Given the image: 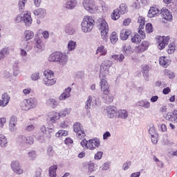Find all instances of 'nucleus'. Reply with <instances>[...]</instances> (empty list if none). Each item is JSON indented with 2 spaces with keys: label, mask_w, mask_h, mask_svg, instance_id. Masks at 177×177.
<instances>
[{
  "label": "nucleus",
  "mask_w": 177,
  "mask_h": 177,
  "mask_svg": "<svg viewBox=\"0 0 177 177\" xmlns=\"http://www.w3.org/2000/svg\"><path fill=\"white\" fill-rule=\"evenodd\" d=\"M38 155H37V151L34 150H31L28 153V157L31 160V161H34L36 160Z\"/></svg>",
  "instance_id": "54"
},
{
  "label": "nucleus",
  "mask_w": 177,
  "mask_h": 177,
  "mask_svg": "<svg viewBox=\"0 0 177 177\" xmlns=\"http://www.w3.org/2000/svg\"><path fill=\"white\" fill-rule=\"evenodd\" d=\"M131 165H132V162L130 160L126 161L122 165L123 171H128L129 168H131Z\"/></svg>",
  "instance_id": "62"
},
{
  "label": "nucleus",
  "mask_w": 177,
  "mask_h": 177,
  "mask_svg": "<svg viewBox=\"0 0 177 177\" xmlns=\"http://www.w3.org/2000/svg\"><path fill=\"white\" fill-rule=\"evenodd\" d=\"M100 56H106L107 55V49L104 48V46L101 45L97 47L95 54L99 55Z\"/></svg>",
  "instance_id": "37"
},
{
  "label": "nucleus",
  "mask_w": 177,
  "mask_h": 177,
  "mask_svg": "<svg viewBox=\"0 0 177 177\" xmlns=\"http://www.w3.org/2000/svg\"><path fill=\"white\" fill-rule=\"evenodd\" d=\"M10 50L9 48H3L1 50H0V60H3L8 55H10Z\"/></svg>",
  "instance_id": "41"
},
{
  "label": "nucleus",
  "mask_w": 177,
  "mask_h": 177,
  "mask_svg": "<svg viewBox=\"0 0 177 177\" xmlns=\"http://www.w3.org/2000/svg\"><path fill=\"white\" fill-rule=\"evenodd\" d=\"M149 66L145 65V66H142V73L143 74V77H145V81H149Z\"/></svg>",
  "instance_id": "42"
},
{
  "label": "nucleus",
  "mask_w": 177,
  "mask_h": 177,
  "mask_svg": "<svg viewBox=\"0 0 177 177\" xmlns=\"http://www.w3.org/2000/svg\"><path fill=\"white\" fill-rule=\"evenodd\" d=\"M81 26L83 32H91L95 26V19L91 16H84Z\"/></svg>",
  "instance_id": "3"
},
{
  "label": "nucleus",
  "mask_w": 177,
  "mask_h": 177,
  "mask_svg": "<svg viewBox=\"0 0 177 177\" xmlns=\"http://www.w3.org/2000/svg\"><path fill=\"white\" fill-rule=\"evenodd\" d=\"M165 118L167 121L174 122V124H177V110H174L172 113L168 112Z\"/></svg>",
  "instance_id": "16"
},
{
  "label": "nucleus",
  "mask_w": 177,
  "mask_h": 177,
  "mask_svg": "<svg viewBox=\"0 0 177 177\" xmlns=\"http://www.w3.org/2000/svg\"><path fill=\"white\" fill-rule=\"evenodd\" d=\"M0 147L2 149L8 147V138L2 133H0Z\"/></svg>",
  "instance_id": "35"
},
{
  "label": "nucleus",
  "mask_w": 177,
  "mask_h": 177,
  "mask_svg": "<svg viewBox=\"0 0 177 177\" xmlns=\"http://www.w3.org/2000/svg\"><path fill=\"white\" fill-rule=\"evenodd\" d=\"M46 104L48 107H51V109H56V107L59 106V103L57 102V100L52 97L46 100Z\"/></svg>",
  "instance_id": "27"
},
{
  "label": "nucleus",
  "mask_w": 177,
  "mask_h": 177,
  "mask_svg": "<svg viewBox=\"0 0 177 177\" xmlns=\"http://www.w3.org/2000/svg\"><path fill=\"white\" fill-rule=\"evenodd\" d=\"M122 50L124 55H132L133 53V50H132V46L129 44H123L122 47Z\"/></svg>",
  "instance_id": "28"
},
{
  "label": "nucleus",
  "mask_w": 177,
  "mask_h": 177,
  "mask_svg": "<svg viewBox=\"0 0 177 177\" xmlns=\"http://www.w3.org/2000/svg\"><path fill=\"white\" fill-rule=\"evenodd\" d=\"M117 117L118 118H121V120H127L128 118V111L125 109L118 110Z\"/></svg>",
  "instance_id": "31"
},
{
  "label": "nucleus",
  "mask_w": 177,
  "mask_h": 177,
  "mask_svg": "<svg viewBox=\"0 0 177 177\" xmlns=\"http://www.w3.org/2000/svg\"><path fill=\"white\" fill-rule=\"evenodd\" d=\"M111 59L113 60H115L116 62H119V63H122L125 59V56L124 54H120V55H111Z\"/></svg>",
  "instance_id": "45"
},
{
  "label": "nucleus",
  "mask_w": 177,
  "mask_h": 177,
  "mask_svg": "<svg viewBox=\"0 0 177 177\" xmlns=\"http://www.w3.org/2000/svg\"><path fill=\"white\" fill-rule=\"evenodd\" d=\"M145 22H146V20L145 17H138V23L139 24L138 33L140 34V35H141L142 39H145V38H146V33L145 32V30H143L145 29Z\"/></svg>",
  "instance_id": "11"
},
{
  "label": "nucleus",
  "mask_w": 177,
  "mask_h": 177,
  "mask_svg": "<svg viewBox=\"0 0 177 177\" xmlns=\"http://www.w3.org/2000/svg\"><path fill=\"white\" fill-rule=\"evenodd\" d=\"M26 3H27V0H19L18 8L21 12L24 10L26 8Z\"/></svg>",
  "instance_id": "58"
},
{
  "label": "nucleus",
  "mask_w": 177,
  "mask_h": 177,
  "mask_svg": "<svg viewBox=\"0 0 177 177\" xmlns=\"http://www.w3.org/2000/svg\"><path fill=\"white\" fill-rule=\"evenodd\" d=\"M159 64L167 68L171 64V59H168L167 57H160L159 59Z\"/></svg>",
  "instance_id": "25"
},
{
  "label": "nucleus",
  "mask_w": 177,
  "mask_h": 177,
  "mask_svg": "<svg viewBox=\"0 0 177 177\" xmlns=\"http://www.w3.org/2000/svg\"><path fill=\"white\" fill-rule=\"evenodd\" d=\"M44 80L55 78V72L50 69H46L43 72Z\"/></svg>",
  "instance_id": "32"
},
{
  "label": "nucleus",
  "mask_w": 177,
  "mask_h": 177,
  "mask_svg": "<svg viewBox=\"0 0 177 177\" xmlns=\"http://www.w3.org/2000/svg\"><path fill=\"white\" fill-rule=\"evenodd\" d=\"M132 34V32L129 29H123L120 31V38L122 41H127L129 37V35Z\"/></svg>",
  "instance_id": "24"
},
{
  "label": "nucleus",
  "mask_w": 177,
  "mask_h": 177,
  "mask_svg": "<svg viewBox=\"0 0 177 177\" xmlns=\"http://www.w3.org/2000/svg\"><path fill=\"white\" fill-rule=\"evenodd\" d=\"M20 107L24 111H28L31 108L30 107V104L28 102V99H24L20 102Z\"/></svg>",
  "instance_id": "29"
},
{
  "label": "nucleus",
  "mask_w": 177,
  "mask_h": 177,
  "mask_svg": "<svg viewBox=\"0 0 177 177\" xmlns=\"http://www.w3.org/2000/svg\"><path fill=\"white\" fill-rule=\"evenodd\" d=\"M164 74L168 77L169 80H174V78L176 77L175 73H174V71H169V69H165L164 71Z\"/></svg>",
  "instance_id": "52"
},
{
  "label": "nucleus",
  "mask_w": 177,
  "mask_h": 177,
  "mask_svg": "<svg viewBox=\"0 0 177 177\" xmlns=\"http://www.w3.org/2000/svg\"><path fill=\"white\" fill-rule=\"evenodd\" d=\"M131 40L133 44H140L142 41V36L139 35L138 34L134 35L131 37Z\"/></svg>",
  "instance_id": "49"
},
{
  "label": "nucleus",
  "mask_w": 177,
  "mask_h": 177,
  "mask_svg": "<svg viewBox=\"0 0 177 177\" xmlns=\"http://www.w3.org/2000/svg\"><path fill=\"white\" fill-rule=\"evenodd\" d=\"M50 121L52 124H56L59 120H60V115L57 112H52L50 113Z\"/></svg>",
  "instance_id": "33"
},
{
  "label": "nucleus",
  "mask_w": 177,
  "mask_h": 177,
  "mask_svg": "<svg viewBox=\"0 0 177 177\" xmlns=\"http://www.w3.org/2000/svg\"><path fill=\"white\" fill-rule=\"evenodd\" d=\"M149 41H143L140 45L136 47V52H137V53H142V52H145V50L149 49Z\"/></svg>",
  "instance_id": "21"
},
{
  "label": "nucleus",
  "mask_w": 177,
  "mask_h": 177,
  "mask_svg": "<svg viewBox=\"0 0 177 177\" xmlns=\"http://www.w3.org/2000/svg\"><path fill=\"white\" fill-rule=\"evenodd\" d=\"M149 133L150 136H153L154 135H157V130H156V127H154V124H150Z\"/></svg>",
  "instance_id": "59"
},
{
  "label": "nucleus",
  "mask_w": 177,
  "mask_h": 177,
  "mask_svg": "<svg viewBox=\"0 0 177 177\" xmlns=\"http://www.w3.org/2000/svg\"><path fill=\"white\" fill-rule=\"evenodd\" d=\"M23 21L26 27H31L32 24V17H31L30 12H26L25 14H24Z\"/></svg>",
  "instance_id": "18"
},
{
  "label": "nucleus",
  "mask_w": 177,
  "mask_h": 177,
  "mask_svg": "<svg viewBox=\"0 0 177 177\" xmlns=\"http://www.w3.org/2000/svg\"><path fill=\"white\" fill-rule=\"evenodd\" d=\"M106 115L108 118L113 119L115 117V114L117 115V107L114 106H109L106 107Z\"/></svg>",
  "instance_id": "19"
},
{
  "label": "nucleus",
  "mask_w": 177,
  "mask_h": 177,
  "mask_svg": "<svg viewBox=\"0 0 177 177\" xmlns=\"http://www.w3.org/2000/svg\"><path fill=\"white\" fill-rule=\"evenodd\" d=\"M34 91L31 87H26L22 90L23 96H30V95H32Z\"/></svg>",
  "instance_id": "48"
},
{
  "label": "nucleus",
  "mask_w": 177,
  "mask_h": 177,
  "mask_svg": "<svg viewBox=\"0 0 177 177\" xmlns=\"http://www.w3.org/2000/svg\"><path fill=\"white\" fill-rule=\"evenodd\" d=\"M82 129H84V127H82V124H81V123L79 122H76L73 124V131L75 132V133Z\"/></svg>",
  "instance_id": "53"
},
{
  "label": "nucleus",
  "mask_w": 177,
  "mask_h": 177,
  "mask_svg": "<svg viewBox=\"0 0 177 177\" xmlns=\"http://www.w3.org/2000/svg\"><path fill=\"white\" fill-rule=\"evenodd\" d=\"M76 136L78 138V139H84L85 136H86V134H85V131L83 129L80 130L76 133Z\"/></svg>",
  "instance_id": "61"
},
{
  "label": "nucleus",
  "mask_w": 177,
  "mask_h": 177,
  "mask_svg": "<svg viewBox=\"0 0 177 177\" xmlns=\"http://www.w3.org/2000/svg\"><path fill=\"white\" fill-rule=\"evenodd\" d=\"M28 102L30 109H35L38 106V100L35 97L28 98Z\"/></svg>",
  "instance_id": "43"
},
{
  "label": "nucleus",
  "mask_w": 177,
  "mask_h": 177,
  "mask_svg": "<svg viewBox=\"0 0 177 177\" xmlns=\"http://www.w3.org/2000/svg\"><path fill=\"white\" fill-rule=\"evenodd\" d=\"M167 53L168 55H172L175 53V50H176V44L175 42L170 43L168 46Z\"/></svg>",
  "instance_id": "44"
},
{
  "label": "nucleus",
  "mask_w": 177,
  "mask_h": 177,
  "mask_svg": "<svg viewBox=\"0 0 177 177\" xmlns=\"http://www.w3.org/2000/svg\"><path fill=\"white\" fill-rule=\"evenodd\" d=\"M56 171H57V166L53 165L49 168V176L56 177Z\"/></svg>",
  "instance_id": "51"
},
{
  "label": "nucleus",
  "mask_w": 177,
  "mask_h": 177,
  "mask_svg": "<svg viewBox=\"0 0 177 177\" xmlns=\"http://www.w3.org/2000/svg\"><path fill=\"white\" fill-rule=\"evenodd\" d=\"M138 106L140 107H143V109H149L151 106V104L147 100H142L138 102Z\"/></svg>",
  "instance_id": "34"
},
{
  "label": "nucleus",
  "mask_w": 177,
  "mask_h": 177,
  "mask_svg": "<svg viewBox=\"0 0 177 177\" xmlns=\"http://www.w3.org/2000/svg\"><path fill=\"white\" fill-rule=\"evenodd\" d=\"M33 15L37 17V19H44L46 16V10L44 8H37L33 10Z\"/></svg>",
  "instance_id": "23"
},
{
  "label": "nucleus",
  "mask_w": 177,
  "mask_h": 177,
  "mask_svg": "<svg viewBox=\"0 0 177 177\" xmlns=\"http://www.w3.org/2000/svg\"><path fill=\"white\" fill-rule=\"evenodd\" d=\"M59 114V117L61 118H64V117H67V115H70L71 114V108H65L58 113Z\"/></svg>",
  "instance_id": "36"
},
{
  "label": "nucleus",
  "mask_w": 177,
  "mask_h": 177,
  "mask_svg": "<svg viewBox=\"0 0 177 177\" xmlns=\"http://www.w3.org/2000/svg\"><path fill=\"white\" fill-rule=\"evenodd\" d=\"M10 102V95L8 93H4L1 95V98L0 99V106L1 107H6Z\"/></svg>",
  "instance_id": "20"
},
{
  "label": "nucleus",
  "mask_w": 177,
  "mask_h": 177,
  "mask_svg": "<svg viewBox=\"0 0 177 177\" xmlns=\"http://www.w3.org/2000/svg\"><path fill=\"white\" fill-rule=\"evenodd\" d=\"M117 9H118L120 15H125V13L128 12V6H127L125 3H121L119 8Z\"/></svg>",
  "instance_id": "46"
},
{
  "label": "nucleus",
  "mask_w": 177,
  "mask_h": 177,
  "mask_svg": "<svg viewBox=\"0 0 177 177\" xmlns=\"http://www.w3.org/2000/svg\"><path fill=\"white\" fill-rule=\"evenodd\" d=\"M120 17H121V13L120 12L118 9H115L113 11V14L111 15L112 20H114V21L118 20Z\"/></svg>",
  "instance_id": "50"
},
{
  "label": "nucleus",
  "mask_w": 177,
  "mask_h": 177,
  "mask_svg": "<svg viewBox=\"0 0 177 177\" xmlns=\"http://www.w3.org/2000/svg\"><path fill=\"white\" fill-rule=\"evenodd\" d=\"M104 100L105 103H108L110 104L113 100H114V96H113L112 94H110V93H108L106 94H104Z\"/></svg>",
  "instance_id": "47"
},
{
  "label": "nucleus",
  "mask_w": 177,
  "mask_h": 177,
  "mask_svg": "<svg viewBox=\"0 0 177 177\" xmlns=\"http://www.w3.org/2000/svg\"><path fill=\"white\" fill-rule=\"evenodd\" d=\"M40 78V73L39 72H34L30 75V79L32 81H38Z\"/></svg>",
  "instance_id": "60"
},
{
  "label": "nucleus",
  "mask_w": 177,
  "mask_h": 177,
  "mask_svg": "<svg viewBox=\"0 0 177 177\" xmlns=\"http://www.w3.org/2000/svg\"><path fill=\"white\" fill-rule=\"evenodd\" d=\"M20 46V55L22 57H26L27 52H30L32 49V43L31 41H21Z\"/></svg>",
  "instance_id": "7"
},
{
  "label": "nucleus",
  "mask_w": 177,
  "mask_h": 177,
  "mask_svg": "<svg viewBox=\"0 0 177 177\" xmlns=\"http://www.w3.org/2000/svg\"><path fill=\"white\" fill-rule=\"evenodd\" d=\"M160 15L167 21H172V13L168 9L162 8L160 10Z\"/></svg>",
  "instance_id": "14"
},
{
  "label": "nucleus",
  "mask_w": 177,
  "mask_h": 177,
  "mask_svg": "<svg viewBox=\"0 0 177 177\" xmlns=\"http://www.w3.org/2000/svg\"><path fill=\"white\" fill-rule=\"evenodd\" d=\"M24 38L25 39V42H28V41L34 38V31L31 30H26L24 32Z\"/></svg>",
  "instance_id": "26"
},
{
  "label": "nucleus",
  "mask_w": 177,
  "mask_h": 177,
  "mask_svg": "<svg viewBox=\"0 0 177 177\" xmlns=\"http://www.w3.org/2000/svg\"><path fill=\"white\" fill-rule=\"evenodd\" d=\"M78 5V2L77 0H67L64 6L66 9H68L69 10H73V9H75V7Z\"/></svg>",
  "instance_id": "22"
},
{
  "label": "nucleus",
  "mask_w": 177,
  "mask_h": 177,
  "mask_svg": "<svg viewBox=\"0 0 177 177\" xmlns=\"http://www.w3.org/2000/svg\"><path fill=\"white\" fill-rule=\"evenodd\" d=\"M111 66H113V62L109 59L102 62V66H100V78L106 77L109 74V70Z\"/></svg>",
  "instance_id": "6"
},
{
  "label": "nucleus",
  "mask_w": 177,
  "mask_h": 177,
  "mask_svg": "<svg viewBox=\"0 0 177 177\" xmlns=\"http://www.w3.org/2000/svg\"><path fill=\"white\" fill-rule=\"evenodd\" d=\"M35 49H37L38 52H44L45 50V44L41 37H36L35 39Z\"/></svg>",
  "instance_id": "15"
},
{
  "label": "nucleus",
  "mask_w": 177,
  "mask_h": 177,
  "mask_svg": "<svg viewBox=\"0 0 177 177\" xmlns=\"http://www.w3.org/2000/svg\"><path fill=\"white\" fill-rule=\"evenodd\" d=\"M145 30L148 34H150V32L153 31V25L149 23L147 24L145 26Z\"/></svg>",
  "instance_id": "64"
},
{
  "label": "nucleus",
  "mask_w": 177,
  "mask_h": 177,
  "mask_svg": "<svg viewBox=\"0 0 177 177\" xmlns=\"http://www.w3.org/2000/svg\"><path fill=\"white\" fill-rule=\"evenodd\" d=\"M76 48H77V41L74 40L68 41V43H67L68 52H73V50H75Z\"/></svg>",
  "instance_id": "30"
},
{
  "label": "nucleus",
  "mask_w": 177,
  "mask_h": 177,
  "mask_svg": "<svg viewBox=\"0 0 177 177\" xmlns=\"http://www.w3.org/2000/svg\"><path fill=\"white\" fill-rule=\"evenodd\" d=\"M10 168L16 175H23L24 174V169L19 160H12L10 163Z\"/></svg>",
  "instance_id": "8"
},
{
  "label": "nucleus",
  "mask_w": 177,
  "mask_h": 177,
  "mask_svg": "<svg viewBox=\"0 0 177 177\" xmlns=\"http://www.w3.org/2000/svg\"><path fill=\"white\" fill-rule=\"evenodd\" d=\"M97 27L98 30L100 32V35L102 39H107V37H109V24L106 21V19L103 18H99L97 19Z\"/></svg>",
  "instance_id": "4"
},
{
  "label": "nucleus",
  "mask_w": 177,
  "mask_h": 177,
  "mask_svg": "<svg viewBox=\"0 0 177 177\" xmlns=\"http://www.w3.org/2000/svg\"><path fill=\"white\" fill-rule=\"evenodd\" d=\"M160 13V10L156 7H151L148 12V17H154Z\"/></svg>",
  "instance_id": "39"
},
{
  "label": "nucleus",
  "mask_w": 177,
  "mask_h": 177,
  "mask_svg": "<svg viewBox=\"0 0 177 177\" xmlns=\"http://www.w3.org/2000/svg\"><path fill=\"white\" fill-rule=\"evenodd\" d=\"M97 102L95 97L92 95H88L84 104V109H86L87 113L89 112V110L91 109H95L96 106Z\"/></svg>",
  "instance_id": "10"
},
{
  "label": "nucleus",
  "mask_w": 177,
  "mask_h": 177,
  "mask_svg": "<svg viewBox=\"0 0 177 177\" xmlns=\"http://www.w3.org/2000/svg\"><path fill=\"white\" fill-rule=\"evenodd\" d=\"M46 154L50 158L55 157V155L56 153L55 152V150H53V147L52 146H48L46 149Z\"/></svg>",
  "instance_id": "56"
},
{
  "label": "nucleus",
  "mask_w": 177,
  "mask_h": 177,
  "mask_svg": "<svg viewBox=\"0 0 177 177\" xmlns=\"http://www.w3.org/2000/svg\"><path fill=\"white\" fill-rule=\"evenodd\" d=\"M83 6L87 12H89V13H96V12L99 10V7L95 4L93 0H84Z\"/></svg>",
  "instance_id": "5"
},
{
  "label": "nucleus",
  "mask_w": 177,
  "mask_h": 177,
  "mask_svg": "<svg viewBox=\"0 0 177 177\" xmlns=\"http://www.w3.org/2000/svg\"><path fill=\"white\" fill-rule=\"evenodd\" d=\"M18 142L21 145H34V137L32 136H19Z\"/></svg>",
  "instance_id": "12"
},
{
  "label": "nucleus",
  "mask_w": 177,
  "mask_h": 177,
  "mask_svg": "<svg viewBox=\"0 0 177 177\" xmlns=\"http://www.w3.org/2000/svg\"><path fill=\"white\" fill-rule=\"evenodd\" d=\"M80 144L84 149L95 150L96 148L100 147V139L97 138L90 139L88 140L84 139L81 141Z\"/></svg>",
  "instance_id": "2"
},
{
  "label": "nucleus",
  "mask_w": 177,
  "mask_h": 177,
  "mask_svg": "<svg viewBox=\"0 0 177 177\" xmlns=\"http://www.w3.org/2000/svg\"><path fill=\"white\" fill-rule=\"evenodd\" d=\"M64 31L68 35H73L75 32V29L71 24H66L64 28Z\"/></svg>",
  "instance_id": "40"
},
{
  "label": "nucleus",
  "mask_w": 177,
  "mask_h": 177,
  "mask_svg": "<svg viewBox=\"0 0 177 177\" xmlns=\"http://www.w3.org/2000/svg\"><path fill=\"white\" fill-rule=\"evenodd\" d=\"M48 60L53 63H57L61 67H64L68 63V55L65 53L57 51L51 53Z\"/></svg>",
  "instance_id": "1"
},
{
  "label": "nucleus",
  "mask_w": 177,
  "mask_h": 177,
  "mask_svg": "<svg viewBox=\"0 0 177 177\" xmlns=\"http://www.w3.org/2000/svg\"><path fill=\"white\" fill-rule=\"evenodd\" d=\"M43 84L46 85V86H53V85L56 84V78L43 79Z\"/></svg>",
  "instance_id": "38"
},
{
  "label": "nucleus",
  "mask_w": 177,
  "mask_h": 177,
  "mask_svg": "<svg viewBox=\"0 0 177 177\" xmlns=\"http://www.w3.org/2000/svg\"><path fill=\"white\" fill-rule=\"evenodd\" d=\"M110 40L111 44H117V41H118V36L117 35L116 32H113L111 37Z\"/></svg>",
  "instance_id": "57"
},
{
  "label": "nucleus",
  "mask_w": 177,
  "mask_h": 177,
  "mask_svg": "<svg viewBox=\"0 0 177 177\" xmlns=\"http://www.w3.org/2000/svg\"><path fill=\"white\" fill-rule=\"evenodd\" d=\"M71 97V87H68L64 89V92L59 95L58 97V100L60 102H63V100H67L68 97Z\"/></svg>",
  "instance_id": "17"
},
{
  "label": "nucleus",
  "mask_w": 177,
  "mask_h": 177,
  "mask_svg": "<svg viewBox=\"0 0 177 177\" xmlns=\"http://www.w3.org/2000/svg\"><path fill=\"white\" fill-rule=\"evenodd\" d=\"M19 61L15 62V64L13 65V75L15 77H17L19 75V73L20 71V69L19 68Z\"/></svg>",
  "instance_id": "55"
},
{
  "label": "nucleus",
  "mask_w": 177,
  "mask_h": 177,
  "mask_svg": "<svg viewBox=\"0 0 177 177\" xmlns=\"http://www.w3.org/2000/svg\"><path fill=\"white\" fill-rule=\"evenodd\" d=\"M169 39L171 37L169 36H160L157 39L158 44V49L159 50H162V49H165V46L169 44Z\"/></svg>",
  "instance_id": "9"
},
{
  "label": "nucleus",
  "mask_w": 177,
  "mask_h": 177,
  "mask_svg": "<svg viewBox=\"0 0 177 177\" xmlns=\"http://www.w3.org/2000/svg\"><path fill=\"white\" fill-rule=\"evenodd\" d=\"M106 76H101V77H100V86L104 94H107L110 91H109V83H107V80H106V78H104Z\"/></svg>",
  "instance_id": "13"
},
{
  "label": "nucleus",
  "mask_w": 177,
  "mask_h": 177,
  "mask_svg": "<svg viewBox=\"0 0 177 177\" xmlns=\"http://www.w3.org/2000/svg\"><path fill=\"white\" fill-rule=\"evenodd\" d=\"M111 166V162H105L102 164L101 166V169L102 171H107L110 169V167Z\"/></svg>",
  "instance_id": "63"
}]
</instances>
